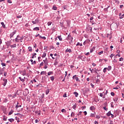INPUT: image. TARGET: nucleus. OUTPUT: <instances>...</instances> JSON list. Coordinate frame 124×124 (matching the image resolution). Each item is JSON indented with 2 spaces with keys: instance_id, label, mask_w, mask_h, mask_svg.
I'll return each mask as SVG.
<instances>
[{
  "instance_id": "nucleus-1",
  "label": "nucleus",
  "mask_w": 124,
  "mask_h": 124,
  "mask_svg": "<svg viewBox=\"0 0 124 124\" xmlns=\"http://www.w3.org/2000/svg\"><path fill=\"white\" fill-rule=\"evenodd\" d=\"M29 93H30V92H29V89L27 88L25 89L24 91L23 92V94L26 96L28 95Z\"/></svg>"
},
{
  "instance_id": "nucleus-2",
  "label": "nucleus",
  "mask_w": 124,
  "mask_h": 124,
  "mask_svg": "<svg viewBox=\"0 0 124 124\" xmlns=\"http://www.w3.org/2000/svg\"><path fill=\"white\" fill-rule=\"evenodd\" d=\"M98 71H100V70L96 69V70H94L93 71L94 73H96V74H97V75L96 76L97 78H98V77H100V75H99V73H98Z\"/></svg>"
},
{
  "instance_id": "nucleus-3",
  "label": "nucleus",
  "mask_w": 124,
  "mask_h": 124,
  "mask_svg": "<svg viewBox=\"0 0 124 124\" xmlns=\"http://www.w3.org/2000/svg\"><path fill=\"white\" fill-rule=\"evenodd\" d=\"M3 82L2 83V85L3 87H5L6 86V84H7V79L4 78L3 79Z\"/></svg>"
},
{
  "instance_id": "nucleus-4",
  "label": "nucleus",
  "mask_w": 124,
  "mask_h": 124,
  "mask_svg": "<svg viewBox=\"0 0 124 124\" xmlns=\"http://www.w3.org/2000/svg\"><path fill=\"white\" fill-rule=\"evenodd\" d=\"M16 32H17V31L15 30L14 31H13L10 34V38H11L12 37H13L14 36V34H16Z\"/></svg>"
},
{
  "instance_id": "nucleus-5",
  "label": "nucleus",
  "mask_w": 124,
  "mask_h": 124,
  "mask_svg": "<svg viewBox=\"0 0 124 124\" xmlns=\"http://www.w3.org/2000/svg\"><path fill=\"white\" fill-rule=\"evenodd\" d=\"M66 40H70L71 39H73V37H71V35L69 34L67 36V37L66 38Z\"/></svg>"
},
{
  "instance_id": "nucleus-6",
  "label": "nucleus",
  "mask_w": 124,
  "mask_h": 124,
  "mask_svg": "<svg viewBox=\"0 0 124 124\" xmlns=\"http://www.w3.org/2000/svg\"><path fill=\"white\" fill-rule=\"evenodd\" d=\"M77 75H75L73 77V79H75L76 81H78V82H80V79H79V78H78V77H77Z\"/></svg>"
},
{
  "instance_id": "nucleus-7",
  "label": "nucleus",
  "mask_w": 124,
  "mask_h": 124,
  "mask_svg": "<svg viewBox=\"0 0 124 124\" xmlns=\"http://www.w3.org/2000/svg\"><path fill=\"white\" fill-rule=\"evenodd\" d=\"M111 26H112V28L113 29H114V30H116V29H118L117 27V25H116V23H112Z\"/></svg>"
},
{
  "instance_id": "nucleus-8",
  "label": "nucleus",
  "mask_w": 124,
  "mask_h": 124,
  "mask_svg": "<svg viewBox=\"0 0 124 124\" xmlns=\"http://www.w3.org/2000/svg\"><path fill=\"white\" fill-rule=\"evenodd\" d=\"M65 53H72V50H71V49L67 48L65 50Z\"/></svg>"
},
{
  "instance_id": "nucleus-9",
  "label": "nucleus",
  "mask_w": 124,
  "mask_h": 124,
  "mask_svg": "<svg viewBox=\"0 0 124 124\" xmlns=\"http://www.w3.org/2000/svg\"><path fill=\"white\" fill-rule=\"evenodd\" d=\"M22 75H23V76H26V75H27V71H26V69L23 70Z\"/></svg>"
},
{
  "instance_id": "nucleus-10",
  "label": "nucleus",
  "mask_w": 124,
  "mask_h": 124,
  "mask_svg": "<svg viewBox=\"0 0 124 124\" xmlns=\"http://www.w3.org/2000/svg\"><path fill=\"white\" fill-rule=\"evenodd\" d=\"M83 59H86V56L83 55V56H79L78 57V59H80V60H82V58Z\"/></svg>"
},
{
  "instance_id": "nucleus-11",
  "label": "nucleus",
  "mask_w": 124,
  "mask_h": 124,
  "mask_svg": "<svg viewBox=\"0 0 124 124\" xmlns=\"http://www.w3.org/2000/svg\"><path fill=\"white\" fill-rule=\"evenodd\" d=\"M95 115H96V113L94 112V113H91L90 117L91 118H94V117H95Z\"/></svg>"
},
{
  "instance_id": "nucleus-12",
  "label": "nucleus",
  "mask_w": 124,
  "mask_h": 124,
  "mask_svg": "<svg viewBox=\"0 0 124 124\" xmlns=\"http://www.w3.org/2000/svg\"><path fill=\"white\" fill-rule=\"evenodd\" d=\"M90 110H91V111H93V110H95V108H94V106H92L90 107Z\"/></svg>"
},
{
  "instance_id": "nucleus-13",
  "label": "nucleus",
  "mask_w": 124,
  "mask_h": 124,
  "mask_svg": "<svg viewBox=\"0 0 124 124\" xmlns=\"http://www.w3.org/2000/svg\"><path fill=\"white\" fill-rule=\"evenodd\" d=\"M118 99H119V97L116 96L115 97V98L113 99V101L116 103V102H117V101H118Z\"/></svg>"
},
{
  "instance_id": "nucleus-14",
  "label": "nucleus",
  "mask_w": 124,
  "mask_h": 124,
  "mask_svg": "<svg viewBox=\"0 0 124 124\" xmlns=\"http://www.w3.org/2000/svg\"><path fill=\"white\" fill-rule=\"evenodd\" d=\"M94 50H95V47L93 46L92 48L90 49V53H93Z\"/></svg>"
},
{
  "instance_id": "nucleus-15",
  "label": "nucleus",
  "mask_w": 124,
  "mask_h": 124,
  "mask_svg": "<svg viewBox=\"0 0 124 124\" xmlns=\"http://www.w3.org/2000/svg\"><path fill=\"white\" fill-rule=\"evenodd\" d=\"M18 104H19L18 102L17 103V105L16 106V109H17V108H19L22 107V105H18Z\"/></svg>"
},
{
  "instance_id": "nucleus-16",
  "label": "nucleus",
  "mask_w": 124,
  "mask_h": 124,
  "mask_svg": "<svg viewBox=\"0 0 124 124\" xmlns=\"http://www.w3.org/2000/svg\"><path fill=\"white\" fill-rule=\"evenodd\" d=\"M57 38L59 39L60 41H62V35L58 36Z\"/></svg>"
},
{
  "instance_id": "nucleus-17",
  "label": "nucleus",
  "mask_w": 124,
  "mask_h": 124,
  "mask_svg": "<svg viewBox=\"0 0 124 124\" xmlns=\"http://www.w3.org/2000/svg\"><path fill=\"white\" fill-rule=\"evenodd\" d=\"M18 78L21 81V82H25V77L24 78H22L21 77H19Z\"/></svg>"
},
{
  "instance_id": "nucleus-18",
  "label": "nucleus",
  "mask_w": 124,
  "mask_h": 124,
  "mask_svg": "<svg viewBox=\"0 0 124 124\" xmlns=\"http://www.w3.org/2000/svg\"><path fill=\"white\" fill-rule=\"evenodd\" d=\"M107 70H108V71H110V70H111V69H112V66L109 65L108 66V67L107 68Z\"/></svg>"
},
{
  "instance_id": "nucleus-19",
  "label": "nucleus",
  "mask_w": 124,
  "mask_h": 124,
  "mask_svg": "<svg viewBox=\"0 0 124 124\" xmlns=\"http://www.w3.org/2000/svg\"><path fill=\"white\" fill-rule=\"evenodd\" d=\"M74 94H75L76 97H78V95H79V93H78L75 92L74 93Z\"/></svg>"
},
{
  "instance_id": "nucleus-20",
  "label": "nucleus",
  "mask_w": 124,
  "mask_h": 124,
  "mask_svg": "<svg viewBox=\"0 0 124 124\" xmlns=\"http://www.w3.org/2000/svg\"><path fill=\"white\" fill-rule=\"evenodd\" d=\"M0 24L2 25V28L5 29V24H4V22H1Z\"/></svg>"
},
{
  "instance_id": "nucleus-21",
  "label": "nucleus",
  "mask_w": 124,
  "mask_h": 124,
  "mask_svg": "<svg viewBox=\"0 0 124 124\" xmlns=\"http://www.w3.org/2000/svg\"><path fill=\"white\" fill-rule=\"evenodd\" d=\"M33 31H39V27H35L33 28Z\"/></svg>"
},
{
  "instance_id": "nucleus-22",
  "label": "nucleus",
  "mask_w": 124,
  "mask_h": 124,
  "mask_svg": "<svg viewBox=\"0 0 124 124\" xmlns=\"http://www.w3.org/2000/svg\"><path fill=\"white\" fill-rule=\"evenodd\" d=\"M50 93V89H47L46 91V94H48Z\"/></svg>"
},
{
  "instance_id": "nucleus-23",
  "label": "nucleus",
  "mask_w": 124,
  "mask_h": 124,
  "mask_svg": "<svg viewBox=\"0 0 124 124\" xmlns=\"http://www.w3.org/2000/svg\"><path fill=\"white\" fill-rule=\"evenodd\" d=\"M13 112H14V110H13V109H11L10 112H9L8 115H12V114H13Z\"/></svg>"
},
{
  "instance_id": "nucleus-24",
  "label": "nucleus",
  "mask_w": 124,
  "mask_h": 124,
  "mask_svg": "<svg viewBox=\"0 0 124 124\" xmlns=\"http://www.w3.org/2000/svg\"><path fill=\"white\" fill-rule=\"evenodd\" d=\"M40 74L41 75H46V71H42Z\"/></svg>"
},
{
  "instance_id": "nucleus-25",
  "label": "nucleus",
  "mask_w": 124,
  "mask_h": 124,
  "mask_svg": "<svg viewBox=\"0 0 124 124\" xmlns=\"http://www.w3.org/2000/svg\"><path fill=\"white\" fill-rule=\"evenodd\" d=\"M111 111H109L107 113V115L108 116V117H110V116H111Z\"/></svg>"
},
{
  "instance_id": "nucleus-26",
  "label": "nucleus",
  "mask_w": 124,
  "mask_h": 124,
  "mask_svg": "<svg viewBox=\"0 0 124 124\" xmlns=\"http://www.w3.org/2000/svg\"><path fill=\"white\" fill-rule=\"evenodd\" d=\"M34 58H36V54L35 53H34L32 57H31V59H34Z\"/></svg>"
},
{
  "instance_id": "nucleus-27",
  "label": "nucleus",
  "mask_w": 124,
  "mask_h": 124,
  "mask_svg": "<svg viewBox=\"0 0 124 124\" xmlns=\"http://www.w3.org/2000/svg\"><path fill=\"white\" fill-rule=\"evenodd\" d=\"M76 46H83V44L80 43L79 42H78Z\"/></svg>"
},
{
  "instance_id": "nucleus-28",
  "label": "nucleus",
  "mask_w": 124,
  "mask_h": 124,
  "mask_svg": "<svg viewBox=\"0 0 124 124\" xmlns=\"http://www.w3.org/2000/svg\"><path fill=\"white\" fill-rule=\"evenodd\" d=\"M28 49L29 52H32V48H31V46H29Z\"/></svg>"
},
{
  "instance_id": "nucleus-29",
  "label": "nucleus",
  "mask_w": 124,
  "mask_h": 124,
  "mask_svg": "<svg viewBox=\"0 0 124 124\" xmlns=\"http://www.w3.org/2000/svg\"><path fill=\"white\" fill-rule=\"evenodd\" d=\"M9 122H10L11 123H13V122H14V119L11 118L8 119Z\"/></svg>"
},
{
  "instance_id": "nucleus-30",
  "label": "nucleus",
  "mask_w": 124,
  "mask_h": 124,
  "mask_svg": "<svg viewBox=\"0 0 124 124\" xmlns=\"http://www.w3.org/2000/svg\"><path fill=\"white\" fill-rule=\"evenodd\" d=\"M53 71H49L47 73V75L48 76H50V75H51V74H53Z\"/></svg>"
},
{
  "instance_id": "nucleus-31",
  "label": "nucleus",
  "mask_w": 124,
  "mask_h": 124,
  "mask_svg": "<svg viewBox=\"0 0 124 124\" xmlns=\"http://www.w3.org/2000/svg\"><path fill=\"white\" fill-rule=\"evenodd\" d=\"M76 107H77V105H76V104L73 105L72 107L73 109H74V110H76Z\"/></svg>"
},
{
  "instance_id": "nucleus-32",
  "label": "nucleus",
  "mask_w": 124,
  "mask_h": 124,
  "mask_svg": "<svg viewBox=\"0 0 124 124\" xmlns=\"http://www.w3.org/2000/svg\"><path fill=\"white\" fill-rule=\"evenodd\" d=\"M40 38H42V39H44V40H45L46 39V38L45 36L42 37V36H39Z\"/></svg>"
},
{
  "instance_id": "nucleus-33",
  "label": "nucleus",
  "mask_w": 124,
  "mask_h": 124,
  "mask_svg": "<svg viewBox=\"0 0 124 124\" xmlns=\"http://www.w3.org/2000/svg\"><path fill=\"white\" fill-rule=\"evenodd\" d=\"M58 63H59V62L57 61V59H56L55 60V62L54 63V65H57V64H58Z\"/></svg>"
},
{
  "instance_id": "nucleus-34",
  "label": "nucleus",
  "mask_w": 124,
  "mask_h": 124,
  "mask_svg": "<svg viewBox=\"0 0 124 124\" xmlns=\"http://www.w3.org/2000/svg\"><path fill=\"white\" fill-rule=\"evenodd\" d=\"M109 7H110V6H108L107 8H105L104 9V10L105 11H108V8H109Z\"/></svg>"
},
{
  "instance_id": "nucleus-35",
  "label": "nucleus",
  "mask_w": 124,
  "mask_h": 124,
  "mask_svg": "<svg viewBox=\"0 0 124 124\" xmlns=\"http://www.w3.org/2000/svg\"><path fill=\"white\" fill-rule=\"evenodd\" d=\"M52 9H53V10H57V9H58V8H57L56 6H53L52 7Z\"/></svg>"
},
{
  "instance_id": "nucleus-36",
  "label": "nucleus",
  "mask_w": 124,
  "mask_h": 124,
  "mask_svg": "<svg viewBox=\"0 0 124 124\" xmlns=\"http://www.w3.org/2000/svg\"><path fill=\"white\" fill-rule=\"evenodd\" d=\"M106 71H107V68L105 67L103 69V72L104 73H106Z\"/></svg>"
},
{
  "instance_id": "nucleus-37",
  "label": "nucleus",
  "mask_w": 124,
  "mask_h": 124,
  "mask_svg": "<svg viewBox=\"0 0 124 124\" xmlns=\"http://www.w3.org/2000/svg\"><path fill=\"white\" fill-rule=\"evenodd\" d=\"M104 107H107V106H108V103H107V102H105L104 104Z\"/></svg>"
},
{
  "instance_id": "nucleus-38",
  "label": "nucleus",
  "mask_w": 124,
  "mask_h": 124,
  "mask_svg": "<svg viewBox=\"0 0 124 124\" xmlns=\"http://www.w3.org/2000/svg\"><path fill=\"white\" fill-rule=\"evenodd\" d=\"M110 105H111V107H112V108H114V102H111L110 103Z\"/></svg>"
},
{
  "instance_id": "nucleus-39",
  "label": "nucleus",
  "mask_w": 124,
  "mask_h": 124,
  "mask_svg": "<svg viewBox=\"0 0 124 124\" xmlns=\"http://www.w3.org/2000/svg\"><path fill=\"white\" fill-rule=\"evenodd\" d=\"M16 44H14V45H11V48H16Z\"/></svg>"
},
{
  "instance_id": "nucleus-40",
  "label": "nucleus",
  "mask_w": 124,
  "mask_h": 124,
  "mask_svg": "<svg viewBox=\"0 0 124 124\" xmlns=\"http://www.w3.org/2000/svg\"><path fill=\"white\" fill-rule=\"evenodd\" d=\"M74 116H75V113L73 112H72L71 114V117H74Z\"/></svg>"
},
{
  "instance_id": "nucleus-41",
  "label": "nucleus",
  "mask_w": 124,
  "mask_h": 124,
  "mask_svg": "<svg viewBox=\"0 0 124 124\" xmlns=\"http://www.w3.org/2000/svg\"><path fill=\"white\" fill-rule=\"evenodd\" d=\"M42 58H46V53L44 52L42 55Z\"/></svg>"
},
{
  "instance_id": "nucleus-42",
  "label": "nucleus",
  "mask_w": 124,
  "mask_h": 124,
  "mask_svg": "<svg viewBox=\"0 0 124 124\" xmlns=\"http://www.w3.org/2000/svg\"><path fill=\"white\" fill-rule=\"evenodd\" d=\"M50 80L51 81H53L54 80H55V78L54 77V76H52V77H50Z\"/></svg>"
},
{
  "instance_id": "nucleus-43",
  "label": "nucleus",
  "mask_w": 124,
  "mask_h": 124,
  "mask_svg": "<svg viewBox=\"0 0 124 124\" xmlns=\"http://www.w3.org/2000/svg\"><path fill=\"white\" fill-rule=\"evenodd\" d=\"M6 44H7V45H8V46L10 45L11 44L10 41H7V42L6 43Z\"/></svg>"
},
{
  "instance_id": "nucleus-44",
  "label": "nucleus",
  "mask_w": 124,
  "mask_h": 124,
  "mask_svg": "<svg viewBox=\"0 0 124 124\" xmlns=\"http://www.w3.org/2000/svg\"><path fill=\"white\" fill-rule=\"evenodd\" d=\"M63 9H66V10H67V5L63 6Z\"/></svg>"
},
{
  "instance_id": "nucleus-45",
  "label": "nucleus",
  "mask_w": 124,
  "mask_h": 124,
  "mask_svg": "<svg viewBox=\"0 0 124 124\" xmlns=\"http://www.w3.org/2000/svg\"><path fill=\"white\" fill-rule=\"evenodd\" d=\"M116 3H117V4H119L120 3V1L119 0H114Z\"/></svg>"
},
{
  "instance_id": "nucleus-46",
  "label": "nucleus",
  "mask_w": 124,
  "mask_h": 124,
  "mask_svg": "<svg viewBox=\"0 0 124 124\" xmlns=\"http://www.w3.org/2000/svg\"><path fill=\"white\" fill-rule=\"evenodd\" d=\"M61 111L62 112V113H63V112L65 113L66 112V110H65V109L63 108L61 110Z\"/></svg>"
},
{
  "instance_id": "nucleus-47",
  "label": "nucleus",
  "mask_w": 124,
  "mask_h": 124,
  "mask_svg": "<svg viewBox=\"0 0 124 124\" xmlns=\"http://www.w3.org/2000/svg\"><path fill=\"white\" fill-rule=\"evenodd\" d=\"M52 25V22L49 21L47 22V26H51Z\"/></svg>"
},
{
  "instance_id": "nucleus-48",
  "label": "nucleus",
  "mask_w": 124,
  "mask_h": 124,
  "mask_svg": "<svg viewBox=\"0 0 124 124\" xmlns=\"http://www.w3.org/2000/svg\"><path fill=\"white\" fill-rule=\"evenodd\" d=\"M89 70L91 71V73H93V72L94 71V70L92 69L91 68L89 69Z\"/></svg>"
},
{
  "instance_id": "nucleus-49",
  "label": "nucleus",
  "mask_w": 124,
  "mask_h": 124,
  "mask_svg": "<svg viewBox=\"0 0 124 124\" xmlns=\"http://www.w3.org/2000/svg\"><path fill=\"white\" fill-rule=\"evenodd\" d=\"M102 54H103V51H101L100 52H99L98 54L100 56V55H101Z\"/></svg>"
},
{
  "instance_id": "nucleus-50",
  "label": "nucleus",
  "mask_w": 124,
  "mask_h": 124,
  "mask_svg": "<svg viewBox=\"0 0 124 124\" xmlns=\"http://www.w3.org/2000/svg\"><path fill=\"white\" fill-rule=\"evenodd\" d=\"M119 61L120 62H124V58H120V59H119Z\"/></svg>"
},
{
  "instance_id": "nucleus-51",
  "label": "nucleus",
  "mask_w": 124,
  "mask_h": 124,
  "mask_svg": "<svg viewBox=\"0 0 124 124\" xmlns=\"http://www.w3.org/2000/svg\"><path fill=\"white\" fill-rule=\"evenodd\" d=\"M7 75V72H4V77H6Z\"/></svg>"
},
{
  "instance_id": "nucleus-52",
  "label": "nucleus",
  "mask_w": 124,
  "mask_h": 124,
  "mask_svg": "<svg viewBox=\"0 0 124 124\" xmlns=\"http://www.w3.org/2000/svg\"><path fill=\"white\" fill-rule=\"evenodd\" d=\"M124 17V14L119 17L120 19H123Z\"/></svg>"
},
{
  "instance_id": "nucleus-53",
  "label": "nucleus",
  "mask_w": 124,
  "mask_h": 124,
  "mask_svg": "<svg viewBox=\"0 0 124 124\" xmlns=\"http://www.w3.org/2000/svg\"><path fill=\"white\" fill-rule=\"evenodd\" d=\"M70 40L71 41L69 42V44H72V43H73V39H71Z\"/></svg>"
},
{
  "instance_id": "nucleus-54",
  "label": "nucleus",
  "mask_w": 124,
  "mask_h": 124,
  "mask_svg": "<svg viewBox=\"0 0 124 124\" xmlns=\"http://www.w3.org/2000/svg\"><path fill=\"white\" fill-rule=\"evenodd\" d=\"M44 96H45V95H44V93H42V95L41 96V98L42 99V98H44Z\"/></svg>"
},
{
  "instance_id": "nucleus-55",
  "label": "nucleus",
  "mask_w": 124,
  "mask_h": 124,
  "mask_svg": "<svg viewBox=\"0 0 124 124\" xmlns=\"http://www.w3.org/2000/svg\"><path fill=\"white\" fill-rule=\"evenodd\" d=\"M44 64L45 65H48V61L45 62Z\"/></svg>"
},
{
  "instance_id": "nucleus-56",
  "label": "nucleus",
  "mask_w": 124,
  "mask_h": 124,
  "mask_svg": "<svg viewBox=\"0 0 124 124\" xmlns=\"http://www.w3.org/2000/svg\"><path fill=\"white\" fill-rule=\"evenodd\" d=\"M24 39V37L22 36L19 39H18V40H23Z\"/></svg>"
},
{
  "instance_id": "nucleus-57",
  "label": "nucleus",
  "mask_w": 124,
  "mask_h": 124,
  "mask_svg": "<svg viewBox=\"0 0 124 124\" xmlns=\"http://www.w3.org/2000/svg\"><path fill=\"white\" fill-rule=\"evenodd\" d=\"M90 23H92V21H93V17H91V18H90Z\"/></svg>"
},
{
  "instance_id": "nucleus-58",
  "label": "nucleus",
  "mask_w": 124,
  "mask_h": 124,
  "mask_svg": "<svg viewBox=\"0 0 124 124\" xmlns=\"http://www.w3.org/2000/svg\"><path fill=\"white\" fill-rule=\"evenodd\" d=\"M103 109H104V110H105V111L108 110V108H106V107H104Z\"/></svg>"
},
{
  "instance_id": "nucleus-59",
  "label": "nucleus",
  "mask_w": 124,
  "mask_h": 124,
  "mask_svg": "<svg viewBox=\"0 0 124 124\" xmlns=\"http://www.w3.org/2000/svg\"><path fill=\"white\" fill-rule=\"evenodd\" d=\"M116 27L118 29V28H119V26H120V23H116Z\"/></svg>"
},
{
  "instance_id": "nucleus-60",
  "label": "nucleus",
  "mask_w": 124,
  "mask_h": 124,
  "mask_svg": "<svg viewBox=\"0 0 124 124\" xmlns=\"http://www.w3.org/2000/svg\"><path fill=\"white\" fill-rule=\"evenodd\" d=\"M1 64L2 66H6V64H5V63H1Z\"/></svg>"
},
{
  "instance_id": "nucleus-61",
  "label": "nucleus",
  "mask_w": 124,
  "mask_h": 124,
  "mask_svg": "<svg viewBox=\"0 0 124 124\" xmlns=\"http://www.w3.org/2000/svg\"><path fill=\"white\" fill-rule=\"evenodd\" d=\"M44 7L45 8H46V9H47L48 8V5L47 4L45 5Z\"/></svg>"
},
{
  "instance_id": "nucleus-62",
  "label": "nucleus",
  "mask_w": 124,
  "mask_h": 124,
  "mask_svg": "<svg viewBox=\"0 0 124 124\" xmlns=\"http://www.w3.org/2000/svg\"><path fill=\"white\" fill-rule=\"evenodd\" d=\"M114 56H115L114 54H111L109 57L111 58V59H112V58H113Z\"/></svg>"
},
{
  "instance_id": "nucleus-63",
  "label": "nucleus",
  "mask_w": 124,
  "mask_h": 124,
  "mask_svg": "<svg viewBox=\"0 0 124 124\" xmlns=\"http://www.w3.org/2000/svg\"><path fill=\"white\" fill-rule=\"evenodd\" d=\"M110 94L112 96H114V95H115V93H114V92H111Z\"/></svg>"
},
{
  "instance_id": "nucleus-64",
  "label": "nucleus",
  "mask_w": 124,
  "mask_h": 124,
  "mask_svg": "<svg viewBox=\"0 0 124 124\" xmlns=\"http://www.w3.org/2000/svg\"><path fill=\"white\" fill-rule=\"evenodd\" d=\"M22 17H23V16H16V18H22Z\"/></svg>"
}]
</instances>
